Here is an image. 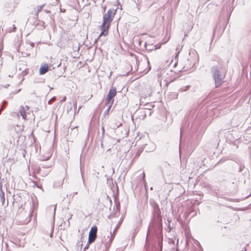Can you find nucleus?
I'll return each instance as SVG.
<instances>
[{"label":"nucleus","mask_w":251,"mask_h":251,"mask_svg":"<svg viewBox=\"0 0 251 251\" xmlns=\"http://www.w3.org/2000/svg\"><path fill=\"white\" fill-rule=\"evenodd\" d=\"M45 4H43L40 6H38L37 7H36V14L35 15H36L37 16H38V13L39 12H40L42 10V9L43 8V7H44L45 6Z\"/></svg>","instance_id":"13"},{"label":"nucleus","mask_w":251,"mask_h":251,"mask_svg":"<svg viewBox=\"0 0 251 251\" xmlns=\"http://www.w3.org/2000/svg\"><path fill=\"white\" fill-rule=\"evenodd\" d=\"M190 85H187L185 87H182L179 89V91L180 92H186L188 91L190 88Z\"/></svg>","instance_id":"15"},{"label":"nucleus","mask_w":251,"mask_h":251,"mask_svg":"<svg viewBox=\"0 0 251 251\" xmlns=\"http://www.w3.org/2000/svg\"><path fill=\"white\" fill-rule=\"evenodd\" d=\"M158 246H159V247L160 248V251H162V241H159V242Z\"/></svg>","instance_id":"20"},{"label":"nucleus","mask_w":251,"mask_h":251,"mask_svg":"<svg viewBox=\"0 0 251 251\" xmlns=\"http://www.w3.org/2000/svg\"><path fill=\"white\" fill-rule=\"evenodd\" d=\"M66 100V97H65L62 100V101H65Z\"/></svg>","instance_id":"37"},{"label":"nucleus","mask_w":251,"mask_h":251,"mask_svg":"<svg viewBox=\"0 0 251 251\" xmlns=\"http://www.w3.org/2000/svg\"><path fill=\"white\" fill-rule=\"evenodd\" d=\"M97 229V227L96 226H92L89 231V235H91L92 236L96 237Z\"/></svg>","instance_id":"10"},{"label":"nucleus","mask_w":251,"mask_h":251,"mask_svg":"<svg viewBox=\"0 0 251 251\" xmlns=\"http://www.w3.org/2000/svg\"><path fill=\"white\" fill-rule=\"evenodd\" d=\"M110 25L108 24L103 25V23H102V25L100 26L101 28V32L100 33L99 37H100L102 35L106 36L107 35L108 32V29L110 27Z\"/></svg>","instance_id":"5"},{"label":"nucleus","mask_w":251,"mask_h":251,"mask_svg":"<svg viewBox=\"0 0 251 251\" xmlns=\"http://www.w3.org/2000/svg\"><path fill=\"white\" fill-rule=\"evenodd\" d=\"M150 204L153 209L152 224L159 226L162 225V217L159 205L154 201H151Z\"/></svg>","instance_id":"2"},{"label":"nucleus","mask_w":251,"mask_h":251,"mask_svg":"<svg viewBox=\"0 0 251 251\" xmlns=\"http://www.w3.org/2000/svg\"><path fill=\"white\" fill-rule=\"evenodd\" d=\"M112 72H111L110 73L109 77H110L111 76V75H112Z\"/></svg>","instance_id":"33"},{"label":"nucleus","mask_w":251,"mask_h":251,"mask_svg":"<svg viewBox=\"0 0 251 251\" xmlns=\"http://www.w3.org/2000/svg\"><path fill=\"white\" fill-rule=\"evenodd\" d=\"M16 30V27L15 25H12V29L9 31V32H15Z\"/></svg>","instance_id":"19"},{"label":"nucleus","mask_w":251,"mask_h":251,"mask_svg":"<svg viewBox=\"0 0 251 251\" xmlns=\"http://www.w3.org/2000/svg\"><path fill=\"white\" fill-rule=\"evenodd\" d=\"M49 69V66L47 64H44L42 65L39 69V73L40 75H44L45 74Z\"/></svg>","instance_id":"6"},{"label":"nucleus","mask_w":251,"mask_h":251,"mask_svg":"<svg viewBox=\"0 0 251 251\" xmlns=\"http://www.w3.org/2000/svg\"><path fill=\"white\" fill-rule=\"evenodd\" d=\"M101 130H102V135H104V127H101Z\"/></svg>","instance_id":"26"},{"label":"nucleus","mask_w":251,"mask_h":251,"mask_svg":"<svg viewBox=\"0 0 251 251\" xmlns=\"http://www.w3.org/2000/svg\"><path fill=\"white\" fill-rule=\"evenodd\" d=\"M121 223H122V221L119 222L118 224L116 225V226L112 233L111 232V231H110L111 237L110 238H109V236H108V237H107V238H109V239H108V241L105 244L106 248L109 247L110 246L111 243H112V242L115 237V235L116 233L117 229L119 228L120 226H121Z\"/></svg>","instance_id":"4"},{"label":"nucleus","mask_w":251,"mask_h":251,"mask_svg":"<svg viewBox=\"0 0 251 251\" xmlns=\"http://www.w3.org/2000/svg\"><path fill=\"white\" fill-rule=\"evenodd\" d=\"M15 114H17V115H18V113H15Z\"/></svg>","instance_id":"40"},{"label":"nucleus","mask_w":251,"mask_h":251,"mask_svg":"<svg viewBox=\"0 0 251 251\" xmlns=\"http://www.w3.org/2000/svg\"><path fill=\"white\" fill-rule=\"evenodd\" d=\"M25 109L26 111V110H28L29 109V107L27 105H26L25 107Z\"/></svg>","instance_id":"27"},{"label":"nucleus","mask_w":251,"mask_h":251,"mask_svg":"<svg viewBox=\"0 0 251 251\" xmlns=\"http://www.w3.org/2000/svg\"><path fill=\"white\" fill-rule=\"evenodd\" d=\"M55 210H56V206H55V207L54 208V212H53V216L54 217L55 216Z\"/></svg>","instance_id":"28"},{"label":"nucleus","mask_w":251,"mask_h":251,"mask_svg":"<svg viewBox=\"0 0 251 251\" xmlns=\"http://www.w3.org/2000/svg\"><path fill=\"white\" fill-rule=\"evenodd\" d=\"M114 99H111L110 98L108 97L107 96V98L105 101V105L108 106L109 105H110L111 106H112V104L113 103Z\"/></svg>","instance_id":"12"},{"label":"nucleus","mask_w":251,"mask_h":251,"mask_svg":"<svg viewBox=\"0 0 251 251\" xmlns=\"http://www.w3.org/2000/svg\"><path fill=\"white\" fill-rule=\"evenodd\" d=\"M111 106L110 105H109L108 106H107V109H106V110L103 113V115L105 117L106 116V115H108L109 114V110L111 108Z\"/></svg>","instance_id":"16"},{"label":"nucleus","mask_w":251,"mask_h":251,"mask_svg":"<svg viewBox=\"0 0 251 251\" xmlns=\"http://www.w3.org/2000/svg\"><path fill=\"white\" fill-rule=\"evenodd\" d=\"M0 200L2 205L5 204V195L2 191L1 185H0Z\"/></svg>","instance_id":"11"},{"label":"nucleus","mask_w":251,"mask_h":251,"mask_svg":"<svg viewBox=\"0 0 251 251\" xmlns=\"http://www.w3.org/2000/svg\"><path fill=\"white\" fill-rule=\"evenodd\" d=\"M180 137L181 136V132H180Z\"/></svg>","instance_id":"42"},{"label":"nucleus","mask_w":251,"mask_h":251,"mask_svg":"<svg viewBox=\"0 0 251 251\" xmlns=\"http://www.w3.org/2000/svg\"><path fill=\"white\" fill-rule=\"evenodd\" d=\"M30 45H31V46L32 47H34V44L33 43H31Z\"/></svg>","instance_id":"32"},{"label":"nucleus","mask_w":251,"mask_h":251,"mask_svg":"<svg viewBox=\"0 0 251 251\" xmlns=\"http://www.w3.org/2000/svg\"><path fill=\"white\" fill-rule=\"evenodd\" d=\"M96 237L92 236L91 235H89L88 236V243L91 244L93 242H94L96 239Z\"/></svg>","instance_id":"14"},{"label":"nucleus","mask_w":251,"mask_h":251,"mask_svg":"<svg viewBox=\"0 0 251 251\" xmlns=\"http://www.w3.org/2000/svg\"><path fill=\"white\" fill-rule=\"evenodd\" d=\"M244 166L240 165V167L239 168L238 172H241L243 171V170L244 169Z\"/></svg>","instance_id":"23"},{"label":"nucleus","mask_w":251,"mask_h":251,"mask_svg":"<svg viewBox=\"0 0 251 251\" xmlns=\"http://www.w3.org/2000/svg\"><path fill=\"white\" fill-rule=\"evenodd\" d=\"M43 168H49L50 167V165H44V164H40Z\"/></svg>","instance_id":"21"},{"label":"nucleus","mask_w":251,"mask_h":251,"mask_svg":"<svg viewBox=\"0 0 251 251\" xmlns=\"http://www.w3.org/2000/svg\"><path fill=\"white\" fill-rule=\"evenodd\" d=\"M76 194H77V192H74V193H73V196H74V195H76Z\"/></svg>","instance_id":"31"},{"label":"nucleus","mask_w":251,"mask_h":251,"mask_svg":"<svg viewBox=\"0 0 251 251\" xmlns=\"http://www.w3.org/2000/svg\"><path fill=\"white\" fill-rule=\"evenodd\" d=\"M73 216V215L72 214H71V213H68L66 214V217L68 218V226H70V222H69V220L72 218Z\"/></svg>","instance_id":"17"},{"label":"nucleus","mask_w":251,"mask_h":251,"mask_svg":"<svg viewBox=\"0 0 251 251\" xmlns=\"http://www.w3.org/2000/svg\"><path fill=\"white\" fill-rule=\"evenodd\" d=\"M100 37H99V36L97 39H96L95 40V42H95V43L97 42H98V39H99V38H100Z\"/></svg>","instance_id":"30"},{"label":"nucleus","mask_w":251,"mask_h":251,"mask_svg":"<svg viewBox=\"0 0 251 251\" xmlns=\"http://www.w3.org/2000/svg\"><path fill=\"white\" fill-rule=\"evenodd\" d=\"M116 93L117 91L116 87H113L112 89H110L107 96H108V97L110 98L111 99H114V98L116 96Z\"/></svg>","instance_id":"7"},{"label":"nucleus","mask_w":251,"mask_h":251,"mask_svg":"<svg viewBox=\"0 0 251 251\" xmlns=\"http://www.w3.org/2000/svg\"><path fill=\"white\" fill-rule=\"evenodd\" d=\"M114 173H115L114 169H112V174H114Z\"/></svg>","instance_id":"34"},{"label":"nucleus","mask_w":251,"mask_h":251,"mask_svg":"<svg viewBox=\"0 0 251 251\" xmlns=\"http://www.w3.org/2000/svg\"><path fill=\"white\" fill-rule=\"evenodd\" d=\"M143 176L142 179H143V181H144V184H145V185H146V180H145V174L143 172Z\"/></svg>","instance_id":"24"},{"label":"nucleus","mask_w":251,"mask_h":251,"mask_svg":"<svg viewBox=\"0 0 251 251\" xmlns=\"http://www.w3.org/2000/svg\"><path fill=\"white\" fill-rule=\"evenodd\" d=\"M81 176H82V173H81ZM82 177H83V176H82Z\"/></svg>","instance_id":"44"},{"label":"nucleus","mask_w":251,"mask_h":251,"mask_svg":"<svg viewBox=\"0 0 251 251\" xmlns=\"http://www.w3.org/2000/svg\"><path fill=\"white\" fill-rule=\"evenodd\" d=\"M144 149L146 150V151L151 152L155 150V145L152 143L146 144Z\"/></svg>","instance_id":"8"},{"label":"nucleus","mask_w":251,"mask_h":251,"mask_svg":"<svg viewBox=\"0 0 251 251\" xmlns=\"http://www.w3.org/2000/svg\"><path fill=\"white\" fill-rule=\"evenodd\" d=\"M74 106H76V102H75V103H74Z\"/></svg>","instance_id":"35"},{"label":"nucleus","mask_w":251,"mask_h":251,"mask_svg":"<svg viewBox=\"0 0 251 251\" xmlns=\"http://www.w3.org/2000/svg\"><path fill=\"white\" fill-rule=\"evenodd\" d=\"M116 206V212H119L120 211V203L118 202H116L115 204L114 205V207Z\"/></svg>","instance_id":"18"},{"label":"nucleus","mask_w":251,"mask_h":251,"mask_svg":"<svg viewBox=\"0 0 251 251\" xmlns=\"http://www.w3.org/2000/svg\"><path fill=\"white\" fill-rule=\"evenodd\" d=\"M61 65V63H59V64L58 65V67H59Z\"/></svg>","instance_id":"38"},{"label":"nucleus","mask_w":251,"mask_h":251,"mask_svg":"<svg viewBox=\"0 0 251 251\" xmlns=\"http://www.w3.org/2000/svg\"><path fill=\"white\" fill-rule=\"evenodd\" d=\"M15 114H17V115H18V113H15Z\"/></svg>","instance_id":"41"},{"label":"nucleus","mask_w":251,"mask_h":251,"mask_svg":"<svg viewBox=\"0 0 251 251\" xmlns=\"http://www.w3.org/2000/svg\"><path fill=\"white\" fill-rule=\"evenodd\" d=\"M19 113L23 119L25 120L26 118V110L25 107L21 105L19 108Z\"/></svg>","instance_id":"9"},{"label":"nucleus","mask_w":251,"mask_h":251,"mask_svg":"<svg viewBox=\"0 0 251 251\" xmlns=\"http://www.w3.org/2000/svg\"><path fill=\"white\" fill-rule=\"evenodd\" d=\"M83 251H84V250H83Z\"/></svg>","instance_id":"45"},{"label":"nucleus","mask_w":251,"mask_h":251,"mask_svg":"<svg viewBox=\"0 0 251 251\" xmlns=\"http://www.w3.org/2000/svg\"><path fill=\"white\" fill-rule=\"evenodd\" d=\"M107 181H109V180L112 181V179H110L107 178Z\"/></svg>","instance_id":"36"},{"label":"nucleus","mask_w":251,"mask_h":251,"mask_svg":"<svg viewBox=\"0 0 251 251\" xmlns=\"http://www.w3.org/2000/svg\"><path fill=\"white\" fill-rule=\"evenodd\" d=\"M69 105H70V108L69 110L70 111V110H71V109H72V103H69Z\"/></svg>","instance_id":"29"},{"label":"nucleus","mask_w":251,"mask_h":251,"mask_svg":"<svg viewBox=\"0 0 251 251\" xmlns=\"http://www.w3.org/2000/svg\"><path fill=\"white\" fill-rule=\"evenodd\" d=\"M149 228H150V227H149L148 231V233H147V238H146V243L145 244V247H146L147 246V241L148 240V238H149Z\"/></svg>","instance_id":"22"},{"label":"nucleus","mask_w":251,"mask_h":251,"mask_svg":"<svg viewBox=\"0 0 251 251\" xmlns=\"http://www.w3.org/2000/svg\"><path fill=\"white\" fill-rule=\"evenodd\" d=\"M116 12V10H115L114 9H109L107 11L106 13L104 14L103 16L102 23H103V25L108 24L110 25Z\"/></svg>","instance_id":"3"},{"label":"nucleus","mask_w":251,"mask_h":251,"mask_svg":"<svg viewBox=\"0 0 251 251\" xmlns=\"http://www.w3.org/2000/svg\"><path fill=\"white\" fill-rule=\"evenodd\" d=\"M90 244H88V243H87V245H86L84 247V251H86V250H87V249L89 248V245H90Z\"/></svg>","instance_id":"25"},{"label":"nucleus","mask_w":251,"mask_h":251,"mask_svg":"<svg viewBox=\"0 0 251 251\" xmlns=\"http://www.w3.org/2000/svg\"><path fill=\"white\" fill-rule=\"evenodd\" d=\"M212 77L215 81V87H219L224 82L225 72L221 65L212 66L211 68Z\"/></svg>","instance_id":"1"},{"label":"nucleus","mask_w":251,"mask_h":251,"mask_svg":"<svg viewBox=\"0 0 251 251\" xmlns=\"http://www.w3.org/2000/svg\"><path fill=\"white\" fill-rule=\"evenodd\" d=\"M80 246L82 247V244H80Z\"/></svg>","instance_id":"39"},{"label":"nucleus","mask_w":251,"mask_h":251,"mask_svg":"<svg viewBox=\"0 0 251 251\" xmlns=\"http://www.w3.org/2000/svg\"><path fill=\"white\" fill-rule=\"evenodd\" d=\"M83 184H84V181L83 179Z\"/></svg>","instance_id":"43"}]
</instances>
